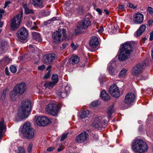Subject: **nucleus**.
I'll use <instances>...</instances> for the list:
<instances>
[{
    "mask_svg": "<svg viewBox=\"0 0 153 153\" xmlns=\"http://www.w3.org/2000/svg\"><path fill=\"white\" fill-rule=\"evenodd\" d=\"M147 79V77H143V76H142L141 78V79L142 80H145Z\"/></svg>",
    "mask_w": 153,
    "mask_h": 153,
    "instance_id": "62",
    "label": "nucleus"
},
{
    "mask_svg": "<svg viewBox=\"0 0 153 153\" xmlns=\"http://www.w3.org/2000/svg\"><path fill=\"white\" fill-rule=\"evenodd\" d=\"M144 19L143 15L140 13H137L134 16L133 21L137 24H140L142 22Z\"/></svg>",
    "mask_w": 153,
    "mask_h": 153,
    "instance_id": "16",
    "label": "nucleus"
},
{
    "mask_svg": "<svg viewBox=\"0 0 153 153\" xmlns=\"http://www.w3.org/2000/svg\"><path fill=\"white\" fill-rule=\"evenodd\" d=\"M88 139V134L86 132L84 131L76 136L75 141L78 143L85 142Z\"/></svg>",
    "mask_w": 153,
    "mask_h": 153,
    "instance_id": "11",
    "label": "nucleus"
},
{
    "mask_svg": "<svg viewBox=\"0 0 153 153\" xmlns=\"http://www.w3.org/2000/svg\"><path fill=\"white\" fill-rule=\"evenodd\" d=\"M56 84L53 82H46L44 84V86L46 88L51 89L52 88L53 86Z\"/></svg>",
    "mask_w": 153,
    "mask_h": 153,
    "instance_id": "29",
    "label": "nucleus"
},
{
    "mask_svg": "<svg viewBox=\"0 0 153 153\" xmlns=\"http://www.w3.org/2000/svg\"><path fill=\"white\" fill-rule=\"evenodd\" d=\"M45 68V66L44 65H42L40 66H39L38 69L39 70L42 71Z\"/></svg>",
    "mask_w": 153,
    "mask_h": 153,
    "instance_id": "46",
    "label": "nucleus"
},
{
    "mask_svg": "<svg viewBox=\"0 0 153 153\" xmlns=\"http://www.w3.org/2000/svg\"><path fill=\"white\" fill-rule=\"evenodd\" d=\"M148 10L149 13L151 14H153V9L151 7H149L148 8Z\"/></svg>",
    "mask_w": 153,
    "mask_h": 153,
    "instance_id": "44",
    "label": "nucleus"
},
{
    "mask_svg": "<svg viewBox=\"0 0 153 153\" xmlns=\"http://www.w3.org/2000/svg\"><path fill=\"white\" fill-rule=\"evenodd\" d=\"M114 64L112 62H111L108 64V71L111 75H115L117 73V71L115 70L113 67Z\"/></svg>",
    "mask_w": 153,
    "mask_h": 153,
    "instance_id": "18",
    "label": "nucleus"
},
{
    "mask_svg": "<svg viewBox=\"0 0 153 153\" xmlns=\"http://www.w3.org/2000/svg\"><path fill=\"white\" fill-rule=\"evenodd\" d=\"M66 30L64 28L58 29L52 34L53 42L56 44L60 42L65 39L66 37Z\"/></svg>",
    "mask_w": 153,
    "mask_h": 153,
    "instance_id": "4",
    "label": "nucleus"
},
{
    "mask_svg": "<svg viewBox=\"0 0 153 153\" xmlns=\"http://www.w3.org/2000/svg\"><path fill=\"white\" fill-rule=\"evenodd\" d=\"M129 7L130 8H132L133 9H134L135 8V7H133V4H132L131 3H130L129 4Z\"/></svg>",
    "mask_w": 153,
    "mask_h": 153,
    "instance_id": "59",
    "label": "nucleus"
},
{
    "mask_svg": "<svg viewBox=\"0 0 153 153\" xmlns=\"http://www.w3.org/2000/svg\"><path fill=\"white\" fill-rule=\"evenodd\" d=\"M98 104V102L94 101L91 103V105L92 106L95 107Z\"/></svg>",
    "mask_w": 153,
    "mask_h": 153,
    "instance_id": "45",
    "label": "nucleus"
},
{
    "mask_svg": "<svg viewBox=\"0 0 153 153\" xmlns=\"http://www.w3.org/2000/svg\"><path fill=\"white\" fill-rule=\"evenodd\" d=\"M51 79L53 82L56 84L58 82V76L56 74H54L52 75Z\"/></svg>",
    "mask_w": 153,
    "mask_h": 153,
    "instance_id": "33",
    "label": "nucleus"
},
{
    "mask_svg": "<svg viewBox=\"0 0 153 153\" xmlns=\"http://www.w3.org/2000/svg\"><path fill=\"white\" fill-rule=\"evenodd\" d=\"M146 27V26L145 25H142L139 29L136 32V35L137 36L140 35L144 31Z\"/></svg>",
    "mask_w": 153,
    "mask_h": 153,
    "instance_id": "26",
    "label": "nucleus"
},
{
    "mask_svg": "<svg viewBox=\"0 0 153 153\" xmlns=\"http://www.w3.org/2000/svg\"><path fill=\"white\" fill-rule=\"evenodd\" d=\"M10 2L9 1H6L5 4V6L4 7V8H6L8 5L9 4H10Z\"/></svg>",
    "mask_w": 153,
    "mask_h": 153,
    "instance_id": "54",
    "label": "nucleus"
},
{
    "mask_svg": "<svg viewBox=\"0 0 153 153\" xmlns=\"http://www.w3.org/2000/svg\"><path fill=\"white\" fill-rule=\"evenodd\" d=\"M11 59L7 57H5L2 59L0 60V64L5 65L8 64Z\"/></svg>",
    "mask_w": 153,
    "mask_h": 153,
    "instance_id": "28",
    "label": "nucleus"
},
{
    "mask_svg": "<svg viewBox=\"0 0 153 153\" xmlns=\"http://www.w3.org/2000/svg\"><path fill=\"white\" fill-rule=\"evenodd\" d=\"M89 113V111L88 110L83 111L80 114V117L82 119L85 118L88 116Z\"/></svg>",
    "mask_w": 153,
    "mask_h": 153,
    "instance_id": "30",
    "label": "nucleus"
},
{
    "mask_svg": "<svg viewBox=\"0 0 153 153\" xmlns=\"http://www.w3.org/2000/svg\"><path fill=\"white\" fill-rule=\"evenodd\" d=\"M67 135L68 134L67 133L63 134L61 138V141L64 140L67 137Z\"/></svg>",
    "mask_w": 153,
    "mask_h": 153,
    "instance_id": "43",
    "label": "nucleus"
},
{
    "mask_svg": "<svg viewBox=\"0 0 153 153\" xmlns=\"http://www.w3.org/2000/svg\"><path fill=\"white\" fill-rule=\"evenodd\" d=\"M5 71L6 74L7 76H9L10 75V74L8 71V69L7 67L5 68Z\"/></svg>",
    "mask_w": 153,
    "mask_h": 153,
    "instance_id": "51",
    "label": "nucleus"
},
{
    "mask_svg": "<svg viewBox=\"0 0 153 153\" xmlns=\"http://www.w3.org/2000/svg\"><path fill=\"white\" fill-rule=\"evenodd\" d=\"M98 44V38L95 36L92 37L89 42V44L90 47L93 48L97 47Z\"/></svg>",
    "mask_w": 153,
    "mask_h": 153,
    "instance_id": "17",
    "label": "nucleus"
},
{
    "mask_svg": "<svg viewBox=\"0 0 153 153\" xmlns=\"http://www.w3.org/2000/svg\"><path fill=\"white\" fill-rule=\"evenodd\" d=\"M23 7L24 8V9L25 10V9L28 8L27 7L26 4H23Z\"/></svg>",
    "mask_w": 153,
    "mask_h": 153,
    "instance_id": "63",
    "label": "nucleus"
},
{
    "mask_svg": "<svg viewBox=\"0 0 153 153\" xmlns=\"http://www.w3.org/2000/svg\"><path fill=\"white\" fill-rule=\"evenodd\" d=\"M47 70L48 71V72L50 73V72L51 70V66H49L47 68Z\"/></svg>",
    "mask_w": 153,
    "mask_h": 153,
    "instance_id": "56",
    "label": "nucleus"
},
{
    "mask_svg": "<svg viewBox=\"0 0 153 153\" xmlns=\"http://www.w3.org/2000/svg\"><path fill=\"white\" fill-rule=\"evenodd\" d=\"M50 74L49 72H48L44 76V78L45 79H48L50 76Z\"/></svg>",
    "mask_w": 153,
    "mask_h": 153,
    "instance_id": "48",
    "label": "nucleus"
},
{
    "mask_svg": "<svg viewBox=\"0 0 153 153\" xmlns=\"http://www.w3.org/2000/svg\"><path fill=\"white\" fill-rule=\"evenodd\" d=\"M147 65L145 62L142 64L140 63L137 64L133 68L132 71L133 75L137 76L142 73L143 69L146 67Z\"/></svg>",
    "mask_w": 153,
    "mask_h": 153,
    "instance_id": "10",
    "label": "nucleus"
},
{
    "mask_svg": "<svg viewBox=\"0 0 153 153\" xmlns=\"http://www.w3.org/2000/svg\"><path fill=\"white\" fill-rule=\"evenodd\" d=\"M135 98V96L134 94L128 93L125 96L124 102L128 105H130L134 102Z\"/></svg>",
    "mask_w": 153,
    "mask_h": 153,
    "instance_id": "15",
    "label": "nucleus"
},
{
    "mask_svg": "<svg viewBox=\"0 0 153 153\" xmlns=\"http://www.w3.org/2000/svg\"><path fill=\"white\" fill-rule=\"evenodd\" d=\"M10 70L11 72L13 73H15L17 71V69L16 66L12 65L10 67Z\"/></svg>",
    "mask_w": 153,
    "mask_h": 153,
    "instance_id": "36",
    "label": "nucleus"
},
{
    "mask_svg": "<svg viewBox=\"0 0 153 153\" xmlns=\"http://www.w3.org/2000/svg\"><path fill=\"white\" fill-rule=\"evenodd\" d=\"M104 11L105 12L106 14L108 15L109 14V12H108V10L105 9L104 10Z\"/></svg>",
    "mask_w": 153,
    "mask_h": 153,
    "instance_id": "61",
    "label": "nucleus"
},
{
    "mask_svg": "<svg viewBox=\"0 0 153 153\" xmlns=\"http://www.w3.org/2000/svg\"><path fill=\"white\" fill-rule=\"evenodd\" d=\"M121 153H128V151L126 150H122L121 151Z\"/></svg>",
    "mask_w": 153,
    "mask_h": 153,
    "instance_id": "60",
    "label": "nucleus"
},
{
    "mask_svg": "<svg viewBox=\"0 0 153 153\" xmlns=\"http://www.w3.org/2000/svg\"><path fill=\"white\" fill-rule=\"evenodd\" d=\"M26 26L29 28H30L31 30H35L37 28L36 26L31 27L32 25V22L30 20H28L26 24Z\"/></svg>",
    "mask_w": 153,
    "mask_h": 153,
    "instance_id": "31",
    "label": "nucleus"
},
{
    "mask_svg": "<svg viewBox=\"0 0 153 153\" xmlns=\"http://www.w3.org/2000/svg\"><path fill=\"white\" fill-rule=\"evenodd\" d=\"M28 34V32L26 29L23 27L20 28L19 30L16 35L19 39L22 40H24L27 38Z\"/></svg>",
    "mask_w": 153,
    "mask_h": 153,
    "instance_id": "13",
    "label": "nucleus"
},
{
    "mask_svg": "<svg viewBox=\"0 0 153 153\" xmlns=\"http://www.w3.org/2000/svg\"><path fill=\"white\" fill-rule=\"evenodd\" d=\"M109 91L111 94L114 97L117 98L120 96V92L119 88L115 84L111 86Z\"/></svg>",
    "mask_w": 153,
    "mask_h": 153,
    "instance_id": "14",
    "label": "nucleus"
},
{
    "mask_svg": "<svg viewBox=\"0 0 153 153\" xmlns=\"http://www.w3.org/2000/svg\"><path fill=\"white\" fill-rule=\"evenodd\" d=\"M63 149V148L62 146H61L58 149L57 151L59 152H60L62 151Z\"/></svg>",
    "mask_w": 153,
    "mask_h": 153,
    "instance_id": "57",
    "label": "nucleus"
},
{
    "mask_svg": "<svg viewBox=\"0 0 153 153\" xmlns=\"http://www.w3.org/2000/svg\"><path fill=\"white\" fill-rule=\"evenodd\" d=\"M50 12L49 11H47L44 13V15L45 16H47L50 15Z\"/></svg>",
    "mask_w": 153,
    "mask_h": 153,
    "instance_id": "53",
    "label": "nucleus"
},
{
    "mask_svg": "<svg viewBox=\"0 0 153 153\" xmlns=\"http://www.w3.org/2000/svg\"><path fill=\"white\" fill-rule=\"evenodd\" d=\"M19 93L14 90L13 89V91L10 92V98L13 101H15L19 97Z\"/></svg>",
    "mask_w": 153,
    "mask_h": 153,
    "instance_id": "23",
    "label": "nucleus"
},
{
    "mask_svg": "<svg viewBox=\"0 0 153 153\" xmlns=\"http://www.w3.org/2000/svg\"><path fill=\"white\" fill-rule=\"evenodd\" d=\"M23 14L22 12H21L14 16L11 20L10 23V29L11 30L14 31L19 27Z\"/></svg>",
    "mask_w": 153,
    "mask_h": 153,
    "instance_id": "7",
    "label": "nucleus"
},
{
    "mask_svg": "<svg viewBox=\"0 0 153 153\" xmlns=\"http://www.w3.org/2000/svg\"><path fill=\"white\" fill-rule=\"evenodd\" d=\"M133 151L136 153H144L147 151L148 147L147 144L140 139H135L132 143Z\"/></svg>",
    "mask_w": 153,
    "mask_h": 153,
    "instance_id": "2",
    "label": "nucleus"
},
{
    "mask_svg": "<svg viewBox=\"0 0 153 153\" xmlns=\"http://www.w3.org/2000/svg\"><path fill=\"white\" fill-rule=\"evenodd\" d=\"M4 10L3 9H0V20L2 18V16L4 15Z\"/></svg>",
    "mask_w": 153,
    "mask_h": 153,
    "instance_id": "41",
    "label": "nucleus"
},
{
    "mask_svg": "<svg viewBox=\"0 0 153 153\" xmlns=\"http://www.w3.org/2000/svg\"><path fill=\"white\" fill-rule=\"evenodd\" d=\"M127 70L125 68H123L119 74V76L120 77H125L127 75Z\"/></svg>",
    "mask_w": 153,
    "mask_h": 153,
    "instance_id": "32",
    "label": "nucleus"
},
{
    "mask_svg": "<svg viewBox=\"0 0 153 153\" xmlns=\"http://www.w3.org/2000/svg\"><path fill=\"white\" fill-rule=\"evenodd\" d=\"M79 60V58L76 56H73L69 60L70 62L73 65L77 64Z\"/></svg>",
    "mask_w": 153,
    "mask_h": 153,
    "instance_id": "24",
    "label": "nucleus"
},
{
    "mask_svg": "<svg viewBox=\"0 0 153 153\" xmlns=\"http://www.w3.org/2000/svg\"><path fill=\"white\" fill-rule=\"evenodd\" d=\"M66 47V44H63L62 46V48L63 49L65 48Z\"/></svg>",
    "mask_w": 153,
    "mask_h": 153,
    "instance_id": "64",
    "label": "nucleus"
},
{
    "mask_svg": "<svg viewBox=\"0 0 153 153\" xmlns=\"http://www.w3.org/2000/svg\"><path fill=\"white\" fill-rule=\"evenodd\" d=\"M33 13L32 10L28 8L25 9V14H28L30 13Z\"/></svg>",
    "mask_w": 153,
    "mask_h": 153,
    "instance_id": "39",
    "label": "nucleus"
},
{
    "mask_svg": "<svg viewBox=\"0 0 153 153\" xmlns=\"http://www.w3.org/2000/svg\"><path fill=\"white\" fill-rule=\"evenodd\" d=\"M125 6L124 4L119 5L118 7L121 10H123V9H124L125 8Z\"/></svg>",
    "mask_w": 153,
    "mask_h": 153,
    "instance_id": "49",
    "label": "nucleus"
},
{
    "mask_svg": "<svg viewBox=\"0 0 153 153\" xmlns=\"http://www.w3.org/2000/svg\"><path fill=\"white\" fill-rule=\"evenodd\" d=\"M120 51V54L118 56L119 60L123 61L126 59L132 51V47L131 42H127L121 45Z\"/></svg>",
    "mask_w": 153,
    "mask_h": 153,
    "instance_id": "1",
    "label": "nucleus"
},
{
    "mask_svg": "<svg viewBox=\"0 0 153 153\" xmlns=\"http://www.w3.org/2000/svg\"><path fill=\"white\" fill-rule=\"evenodd\" d=\"M33 4L35 7L40 8L43 7V0H33Z\"/></svg>",
    "mask_w": 153,
    "mask_h": 153,
    "instance_id": "22",
    "label": "nucleus"
},
{
    "mask_svg": "<svg viewBox=\"0 0 153 153\" xmlns=\"http://www.w3.org/2000/svg\"><path fill=\"white\" fill-rule=\"evenodd\" d=\"M47 54L45 55L43 57V61L45 63H50V62H49V59L47 58Z\"/></svg>",
    "mask_w": 153,
    "mask_h": 153,
    "instance_id": "37",
    "label": "nucleus"
},
{
    "mask_svg": "<svg viewBox=\"0 0 153 153\" xmlns=\"http://www.w3.org/2000/svg\"><path fill=\"white\" fill-rule=\"evenodd\" d=\"M33 37L36 40L40 42L41 41V38L40 37V34L38 33L33 32L32 33Z\"/></svg>",
    "mask_w": 153,
    "mask_h": 153,
    "instance_id": "27",
    "label": "nucleus"
},
{
    "mask_svg": "<svg viewBox=\"0 0 153 153\" xmlns=\"http://www.w3.org/2000/svg\"><path fill=\"white\" fill-rule=\"evenodd\" d=\"M153 20H150L148 22V24L149 25H151L153 23Z\"/></svg>",
    "mask_w": 153,
    "mask_h": 153,
    "instance_id": "58",
    "label": "nucleus"
},
{
    "mask_svg": "<svg viewBox=\"0 0 153 153\" xmlns=\"http://www.w3.org/2000/svg\"><path fill=\"white\" fill-rule=\"evenodd\" d=\"M100 97L104 101H108L110 100V97L104 90L102 91L101 93Z\"/></svg>",
    "mask_w": 153,
    "mask_h": 153,
    "instance_id": "25",
    "label": "nucleus"
},
{
    "mask_svg": "<svg viewBox=\"0 0 153 153\" xmlns=\"http://www.w3.org/2000/svg\"><path fill=\"white\" fill-rule=\"evenodd\" d=\"M91 25V22L89 19H86L78 22L75 31L77 34L82 33V30L87 28Z\"/></svg>",
    "mask_w": 153,
    "mask_h": 153,
    "instance_id": "6",
    "label": "nucleus"
},
{
    "mask_svg": "<svg viewBox=\"0 0 153 153\" xmlns=\"http://www.w3.org/2000/svg\"><path fill=\"white\" fill-rule=\"evenodd\" d=\"M70 89V88H69V87L68 86H66L65 87V92H62L61 91H58L57 92V94L59 96V97L63 98L67 96V93H68V90L69 91Z\"/></svg>",
    "mask_w": 153,
    "mask_h": 153,
    "instance_id": "21",
    "label": "nucleus"
},
{
    "mask_svg": "<svg viewBox=\"0 0 153 153\" xmlns=\"http://www.w3.org/2000/svg\"><path fill=\"white\" fill-rule=\"evenodd\" d=\"M96 11L99 13L100 14H101L102 13V10L99 9L97 8L96 10Z\"/></svg>",
    "mask_w": 153,
    "mask_h": 153,
    "instance_id": "55",
    "label": "nucleus"
},
{
    "mask_svg": "<svg viewBox=\"0 0 153 153\" xmlns=\"http://www.w3.org/2000/svg\"><path fill=\"white\" fill-rule=\"evenodd\" d=\"M59 110V107L55 104H49L46 108V111L49 114L53 116H55L57 114Z\"/></svg>",
    "mask_w": 153,
    "mask_h": 153,
    "instance_id": "8",
    "label": "nucleus"
},
{
    "mask_svg": "<svg viewBox=\"0 0 153 153\" xmlns=\"http://www.w3.org/2000/svg\"><path fill=\"white\" fill-rule=\"evenodd\" d=\"M114 105H113L109 107L107 110V114L108 116V120H104L103 122L104 123L107 124L109 121V119L111 117V114L114 112Z\"/></svg>",
    "mask_w": 153,
    "mask_h": 153,
    "instance_id": "19",
    "label": "nucleus"
},
{
    "mask_svg": "<svg viewBox=\"0 0 153 153\" xmlns=\"http://www.w3.org/2000/svg\"><path fill=\"white\" fill-rule=\"evenodd\" d=\"M71 46L73 49L74 50H75L78 47V46L77 45H75L73 43H72L71 44Z\"/></svg>",
    "mask_w": 153,
    "mask_h": 153,
    "instance_id": "42",
    "label": "nucleus"
},
{
    "mask_svg": "<svg viewBox=\"0 0 153 153\" xmlns=\"http://www.w3.org/2000/svg\"><path fill=\"white\" fill-rule=\"evenodd\" d=\"M7 89H5L3 90L1 96V99L3 100L5 98Z\"/></svg>",
    "mask_w": 153,
    "mask_h": 153,
    "instance_id": "35",
    "label": "nucleus"
},
{
    "mask_svg": "<svg viewBox=\"0 0 153 153\" xmlns=\"http://www.w3.org/2000/svg\"><path fill=\"white\" fill-rule=\"evenodd\" d=\"M27 88L25 83L22 82L17 84L14 88V90L20 94H23Z\"/></svg>",
    "mask_w": 153,
    "mask_h": 153,
    "instance_id": "12",
    "label": "nucleus"
},
{
    "mask_svg": "<svg viewBox=\"0 0 153 153\" xmlns=\"http://www.w3.org/2000/svg\"><path fill=\"white\" fill-rule=\"evenodd\" d=\"M36 122L39 126H45L51 123V121L48 118L45 116H39L36 119Z\"/></svg>",
    "mask_w": 153,
    "mask_h": 153,
    "instance_id": "9",
    "label": "nucleus"
},
{
    "mask_svg": "<svg viewBox=\"0 0 153 153\" xmlns=\"http://www.w3.org/2000/svg\"><path fill=\"white\" fill-rule=\"evenodd\" d=\"M18 153H25V151L23 148L20 147L18 148Z\"/></svg>",
    "mask_w": 153,
    "mask_h": 153,
    "instance_id": "38",
    "label": "nucleus"
},
{
    "mask_svg": "<svg viewBox=\"0 0 153 153\" xmlns=\"http://www.w3.org/2000/svg\"><path fill=\"white\" fill-rule=\"evenodd\" d=\"M149 39L150 41H152L153 40V30L150 34Z\"/></svg>",
    "mask_w": 153,
    "mask_h": 153,
    "instance_id": "50",
    "label": "nucleus"
},
{
    "mask_svg": "<svg viewBox=\"0 0 153 153\" xmlns=\"http://www.w3.org/2000/svg\"><path fill=\"white\" fill-rule=\"evenodd\" d=\"M32 146H33V145H32V144L30 143L29 144V145L27 147V152L29 153H30L31 152L32 150Z\"/></svg>",
    "mask_w": 153,
    "mask_h": 153,
    "instance_id": "40",
    "label": "nucleus"
},
{
    "mask_svg": "<svg viewBox=\"0 0 153 153\" xmlns=\"http://www.w3.org/2000/svg\"><path fill=\"white\" fill-rule=\"evenodd\" d=\"M21 132L28 139L32 138L34 136V130L31 127L29 122H26L24 124L21 130Z\"/></svg>",
    "mask_w": 153,
    "mask_h": 153,
    "instance_id": "5",
    "label": "nucleus"
},
{
    "mask_svg": "<svg viewBox=\"0 0 153 153\" xmlns=\"http://www.w3.org/2000/svg\"><path fill=\"white\" fill-rule=\"evenodd\" d=\"M55 149V148L53 147H51L47 149V151L49 152H51Z\"/></svg>",
    "mask_w": 153,
    "mask_h": 153,
    "instance_id": "47",
    "label": "nucleus"
},
{
    "mask_svg": "<svg viewBox=\"0 0 153 153\" xmlns=\"http://www.w3.org/2000/svg\"><path fill=\"white\" fill-rule=\"evenodd\" d=\"M48 58L49 59V62H51L55 58L56 55L55 54L53 53L52 54H47Z\"/></svg>",
    "mask_w": 153,
    "mask_h": 153,
    "instance_id": "34",
    "label": "nucleus"
},
{
    "mask_svg": "<svg viewBox=\"0 0 153 153\" xmlns=\"http://www.w3.org/2000/svg\"><path fill=\"white\" fill-rule=\"evenodd\" d=\"M104 31V29L102 26H101L100 28L98 30V32L100 33H102Z\"/></svg>",
    "mask_w": 153,
    "mask_h": 153,
    "instance_id": "52",
    "label": "nucleus"
},
{
    "mask_svg": "<svg viewBox=\"0 0 153 153\" xmlns=\"http://www.w3.org/2000/svg\"><path fill=\"white\" fill-rule=\"evenodd\" d=\"M31 109V102L28 100L23 101L22 102L21 109L18 113V116L21 120L27 117Z\"/></svg>",
    "mask_w": 153,
    "mask_h": 153,
    "instance_id": "3",
    "label": "nucleus"
},
{
    "mask_svg": "<svg viewBox=\"0 0 153 153\" xmlns=\"http://www.w3.org/2000/svg\"><path fill=\"white\" fill-rule=\"evenodd\" d=\"M102 123L101 118H100L99 117H97L95 119L93 126L96 128H101L102 126Z\"/></svg>",
    "mask_w": 153,
    "mask_h": 153,
    "instance_id": "20",
    "label": "nucleus"
}]
</instances>
